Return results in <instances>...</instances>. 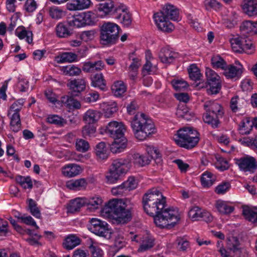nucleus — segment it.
<instances>
[{
    "instance_id": "37998d69",
    "label": "nucleus",
    "mask_w": 257,
    "mask_h": 257,
    "mask_svg": "<svg viewBox=\"0 0 257 257\" xmlns=\"http://www.w3.org/2000/svg\"><path fill=\"white\" fill-rule=\"evenodd\" d=\"M10 125L11 128L14 132H18L21 127L20 115L19 112H13L10 117Z\"/></svg>"
},
{
    "instance_id": "603ef678",
    "label": "nucleus",
    "mask_w": 257,
    "mask_h": 257,
    "mask_svg": "<svg viewBox=\"0 0 257 257\" xmlns=\"http://www.w3.org/2000/svg\"><path fill=\"white\" fill-rule=\"evenodd\" d=\"M147 151L150 156L149 159H154L157 161L158 163L161 162V156L159 150L154 147H148Z\"/></svg>"
},
{
    "instance_id": "5701e85b",
    "label": "nucleus",
    "mask_w": 257,
    "mask_h": 257,
    "mask_svg": "<svg viewBox=\"0 0 257 257\" xmlns=\"http://www.w3.org/2000/svg\"><path fill=\"white\" fill-rule=\"evenodd\" d=\"M87 183L84 178H80L77 180H71L66 182V186L74 190H80L85 189Z\"/></svg>"
},
{
    "instance_id": "9d476101",
    "label": "nucleus",
    "mask_w": 257,
    "mask_h": 257,
    "mask_svg": "<svg viewBox=\"0 0 257 257\" xmlns=\"http://www.w3.org/2000/svg\"><path fill=\"white\" fill-rule=\"evenodd\" d=\"M234 161L240 170L242 172L253 173L257 169V162L253 157L246 156L239 159H235Z\"/></svg>"
},
{
    "instance_id": "f257e3e1",
    "label": "nucleus",
    "mask_w": 257,
    "mask_h": 257,
    "mask_svg": "<svg viewBox=\"0 0 257 257\" xmlns=\"http://www.w3.org/2000/svg\"><path fill=\"white\" fill-rule=\"evenodd\" d=\"M143 204L145 211L153 217L154 223L160 228L171 229L180 219L178 210L166 208V198L156 188L149 190L144 195Z\"/></svg>"
},
{
    "instance_id": "39448f33",
    "label": "nucleus",
    "mask_w": 257,
    "mask_h": 257,
    "mask_svg": "<svg viewBox=\"0 0 257 257\" xmlns=\"http://www.w3.org/2000/svg\"><path fill=\"white\" fill-rule=\"evenodd\" d=\"M125 128L122 122L113 121L109 122L105 130V133L113 139L110 146L113 153L121 152L126 146V139L124 135Z\"/></svg>"
},
{
    "instance_id": "f3484780",
    "label": "nucleus",
    "mask_w": 257,
    "mask_h": 257,
    "mask_svg": "<svg viewBox=\"0 0 257 257\" xmlns=\"http://www.w3.org/2000/svg\"><path fill=\"white\" fill-rule=\"evenodd\" d=\"M243 12L249 17L257 16V1L244 0L242 5Z\"/></svg>"
},
{
    "instance_id": "cd10ccee",
    "label": "nucleus",
    "mask_w": 257,
    "mask_h": 257,
    "mask_svg": "<svg viewBox=\"0 0 257 257\" xmlns=\"http://www.w3.org/2000/svg\"><path fill=\"white\" fill-rule=\"evenodd\" d=\"M242 214L249 221L257 224V208L248 206L243 207Z\"/></svg>"
},
{
    "instance_id": "c756f323",
    "label": "nucleus",
    "mask_w": 257,
    "mask_h": 257,
    "mask_svg": "<svg viewBox=\"0 0 257 257\" xmlns=\"http://www.w3.org/2000/svg\"><path fill=\"white\" fill-rule=\"evenodd\" d=\"M80 243V239L79 237L74 235H69L65 238L63 243V245L65 249L70 250Z\"/></svg>"
},
{
    "instance_id": "412c9836",
    "label": "nucleus",
    "mask_w": 257,
    "mask_h": 257,
    "mask_svg": "<svg viewBox=\"0 0 257 257\" xmlns=\"http://www.w3.org/2000/svg\"><path fill=\"white\" fill-rule=\"evenodd\" d=\"M82 171L79 165L71 164L65 166L62 168V174L68 177H73L79 175Z\"/></svg>"
},
{
    "instance_id": "2f4dec72",
    "label": "nucleus",
    "mask_w": 257,
    "mask_h": 257,
    "mask_svg": "<svg viewBox=\"0 0 257 257\" xmlns=\"http://www.w3.org/2000/svg\"><path fill=\"white\" fill-rule=\"evenodd\" d=\"M141 241L139 251H145L152 248L154 245V238L149 235L144 236Z\"/></svg>"
},
{
    "instance_id": "13d9d810",
    "label": "nucleus",
    "mask_w": 257,
    "mask_h": 257,
    "mask_svg": "<svg viewBox=\"0 0 257 257\" xmlns=\"http://www.w3.org/2000/svg\"><path fill=\"white\" fill-rule=\"evenodd\" d=\"M95 34V31L94 30L83 31L79 35V39L87 42L94 39Z\"/></svg>"
},
{
    "instance_id": "1a4fd4ad",
    "label": "nucleus",
    "mask_w": 257,
    "mask_h": 257,
    "mask_svg": "<svg viewBox=\"0 0 257 257\" xmlns=\"http://www.w3.org/2000/svg\"><path fill=\"white\" fill-rule=\"evenodd\" d=\"M193 134L192 127H184L179 129L175 135L174 140L176 144L181 147L187 149L193 148Z\"/></svg>"
},
{
    "instance_id": "58836bf2",
    "label": "nucleus",
    "mask_w": 257,
    "mask_h": 257,
    "mask_svg": "<svg viewBox=\"0 0 257 257\" xmlns=\"http://www.w3.org/2000/svg\"><path fill=\"white\" fill-rule=\"evenodd\" d=\"M47 10L50 17L53 19L59 20L65 15L62 9L56 6L49 7Z\"/></svg>"
},
{
    "instance_id": "dca6fc26",
    "label": "nucleus",
    "mask_w": 257,
    "mask_h": 257,
    "mask_svg": "<svg viewBox=\"0 0 257 257\" xmlns=\"http://www.w3.org/2000/svg\"><path fill=\"white\" fill-rule=\"evenodd\" d=\"M120 8V5L115 7L114 3L112 0H107L103 3L99 5L98 10L103 12L105 15H111L114 18V16L118 12L117 9Z\"/></svg>"
},
{
    "instance_id": "49530a36",
    "label": "nucleus",
    "mask_w": 257,
    "mask_h": 257,
    "mask_svg": "<svg viewBox=\"0 0 257 257\" xmlns=\"http://www.w3.org/2000/svg\"><path fill=\"white\" fill-rule=\"evenodd\" d=\"M122 174L110 168L108 174L106 176L107 183L113 184L116 182L117 181L120 179Z\"/></svg>"
},
{
    "instance_id": "680f3d73",
    "label": "nucleus",
    "mask_w": 257,
    "mask_h": 257,
    "mask_svg": "<svg viewBox=\"0 0 257 257\" xmlns=\"http://www.w3.org/2000/svg\"><path fill=\"white\" fill-rule=\"evenodd\" d=\"M47 121L50 123L55 124L59 126H63L66 123L65 120L57 115L50 116L47 118Z\"/></svg>"
},
{
    "instance_id": "09e8293b",
    "label": "nucleus",
    "mask_w": 257,
    "mask_h": 257,
    "mask_svg": "<svg viewBox=\"0 0 257 257\" xmlns=\"http://www.w3.org/2000/svg\"><path fill=\"white\" fill-rule=\"evenodd\" d=\"M253 126L257 128V117L253 118L251 120L246 119L245 121L243 123L242 130L245 131L244 133L245 134H249Z\"/></svg>"
},
{
    "instance_id": "20e7f679",
    "label": "nucleus",
    "mask_w": 257,
    "mask_h": 257,
    "mask_svg": "<svg viewBox=\"0 0 257 257\" xmlns=\"http://www.w3.org/2000/svg\"><path fill=\"white\" fill-rule=\"evenodd\" d=\"M154 18L159 30L163 32L170 33L174 29V26L169 19L174 21L180 20L179 10L174 6L167 4L158 13L154 14Z\"/></svg>"
},
{
    "instance_id": "3c124183",
    "label": "nucleus",
    "mask_w": 257,
    "mask_h": 257,
    "mask_svg": "<svg viewBox=\"0 0 257 257\" xmlns=\"http://www.w3.org/2000/svg\"><path fill=\"white\" fill-rule=\"evenodd\" d=\"M239 242L236 237L232 236L227 239V248L228 250L235 252L239 249Z\"/></svg>"
},
{
    "instance_id": "a878e982",
    "label": "nucleus",
    "mask_w": 257,
    "mask_h": 257,
    "mask_svg": "<svg viewBox=\"0 0 257 257\" xmlns=\"http://www.w3.org/2000/svg\"><path fill=\"white\" fill-rule=\"evenodd\" d=\"M56 59L58 63L65 62L72 63L77 61L78 56L73 52H64L58 56Z\"/></svg>"
},
{
    "instance_id": "6ab92c4d",
    "label": "nucleus",
    "mask_w": 257,
    "mask_h": 257,
    "mask_svg": "<svg viewBox=\"0 0 257 257\" xmlns=\"http://www.w3.org/2000/svg\"><path fill=\"white\" fill-rule=\"evenodd\" d=\"M240 30L243 34H257V22L245 21L241 24Z\"/></svg>"
},
{
    "instance_id": "aec40b11",
    "label": "nucleus",
    "mask_w": 257,
    "mask_h": 257,
    "mask_svg": "<svg viewBox=\"0 0 257 257\" xmlns=\"http://www.w3.org/2000/svg\"><path fill=\"white\" fill-rule=\"evenodd\" d=\"M194 220H202L208 222L212 221L213 219V217L209 212L202 210L198 206H194Z\"/></svg>"
},
{
    "instance_id": "0eeeda50",
    "label": "nucleus",
    "mask_w": 257,
    "mask_h": 257,
    "mask_svg": "<svg viewBox=\"0 0 257 257\" xmlns=\"http://www.w3.org/2000/svg\"><path fill=\"white\" fill-rule=\"evenodd\" d=\"M204 108L206 110V113L203 118L205 123L212 125L214 128L218 126L219 118L223 115V108L220 104L214 101H207L204 104Z\"/></svg>"
},
{
    "instance_id": "7ed1b4c3",
    "label": "nucleus",
    "mask_w": 257,
    "mask_h": 257,
    "mask_svg": "<svg viewBox=\"0 0 257 257\" xmlns=\"http://www.w3.org/2000/svg\"><path fill=\"white\" fill-rule=\"evenodd\" d=\"M131 127L136 139L144 141L156 133L152 120L143 113H137L131 121Z\"/></svg>"
},
{
    "instance_id": "6e6d98bb",
    "label": "nucleus",
    "mask_w": 257,
    "mask_h": 257,
    "mask_svg": "<svg viewBox=\"0 0 257 257\" xmlns=\"http://www.w3.org/2000/svg\"><path fill=\"white\" fill-rule=\"evenodd\" d=\"M177 248L180 251H186L189 247V243L186 239L183 237H178L175 241Z\"/></svg>"
},
{
    "instance_id": "a211bd4d",
    "label": "nucleus",
    "mask_w": 257,
    "mask_h": 257,
    "mask_svg": "<svg viewBox=\"0 0 257 257\" xmlns=\"http://www.w3.org/2000/svg\"><path fill=\"white\" fill-rule=\"evenodd\" d=\"M206 86V83L203 79V74L196 64H194V88L200 90Z\"/></svg>"
},
{
    "instance_id": "4be33fe9",
    "label": "nucleus",
    "mask_w": 257,
    "mask_h": 257,
    "mask_svg": "<svg viewBox=\"0 0 257 257\" xmlns=\"http://www.w3.org/2000/svg\"><path fill=\"white\" fill-rule=\"evenodd\" d=\"M91 3L90 0H74L67 3V9L70 11L82 10L88 8Z\"/></svg>"
},
{
    "instance_id": "bb28decb",
    "label": "nucleus",
    "mask_w": 257,
    "mask_h": 257,
    "mask_svg": "<svg viewBox=\"0 0 257 257\" xmlns=\"http://www.w3.org/2000/svg\"><path fill=\"white\" fill-rule=\"evenodd\" d=\"M85 198H78L72 200L67 209L70 213H74L79 211L80 209L86 205Z\"/></svg>"
},
{
    "instance_id": "e433bc0d",
    "label": "nucleus",
    "mask_w": 257,
    "mask_h": 257,
    "mask_svg": "<svg viewBox=\"0 0 257 257\" xmlns=\"http://www.w3.org/2000/svg\"><path fill=\"white\" fill-rule=\"evenodd\" d=\"M111 90L115 96L121 97L125 92L126 87L123 81H117L112 85Z\"/></svg>"
},
{
    "instance_id": "f8f14e48",
    "label": "nucleus",
    "mask_w": 257,
    "mask_h": 257,
    "mask_svg": "<svg viewBox=\"0 0 257 257\" xmlns=\"http://www.w3.org/2000/svg\"><path fill=\"white\" fill-rule=\"evenodd\" d=\"M117 11L118 12L116 14L114 18L120 20L124 27H130L132 24V18L126 6L121 4Z\"/></svg>"
},
{
    "instance_id": "4c0bfd02",
    "label": "nucleus",
    "mask_w": 257,
    "mask_h": 257,
    "mask_svg": "<svg viewBox=\"0 0 257 257\" xmlns=\"http://www.w3.org/2000/svg\"><path fill=\"white\" fill-rule=\"evenodd\" d=\"M92 85L95 87H98L102 90L106 89L105 80L102 73L95 74L92 78Z\"/></svg>"
},
{
    "instance_id": "e2e57ef3",
    "label": "nucleus",
    "mask_w": 257,
    "mask_h": 257,
    "mask_svg": "<svg viewBox=\"0 0 257 257\" xmlns=\"http://www.w3.org/2000/svg\"><path fill=\"white\" fill-rule=\"evenodd\" d=\"M16 217L20 219L22 223L27 225L35 226L36 229H39V226L37 225L36 222L31 216H16Z\"/></svg>"
},
{
    "instance_id": "338daca9",
    "label": "nucleus",
    "mask_w": 257,
    "mask_h": 257,
    "mask_svg": "<svg viewBox=\"0 0 257 257\" xmlns=\"http://www.w3.org/2000/svg\"><path fill=\"white\" fill-rule=\"evenodd\" d=\"M217 162L216 164V168L221 170L224 171L229 168L228 162L222 157L216 158Z\"/></svg>"
},
{
    "instance_id": "a18cd8bd",
    "label": "nucleus",
    "mask_w": 257,
    "mask_h": 257,
    "mask_svg": "<svg viewBox=\"0 0 257 257\" xmlns=\"http://www.w3.org/2000/svg\"><path fill=\"white\" fill-rule=\"evenodd\" d=\"M211 62L214 68H221L224 70L227 67L225 61L218 55L213 56L211 58Z\"/></svg>"
},
{
    "instance_id": "0e129e2a",
    "label": "nucleus",
    "mask_w": 257,
    "mask_h": 257,
    "mask_svg": "<svg viewBox=\"0 0 257 257\" xmlns=\"http://www.w3.org/2000/svg\"><path fill=\"white\" fill-rule=\"evenodd\" d=\"M126 191L135 189L137 187V182L134 177H130L128 179L122 183Z\"/></svg>"
},
{
    "instance_id": "c03bdc74",
    "label": "nucleus",
    "mask_w": 257,
    "mask_h": 257,
    "mask_svg": "<svg viewBox=\"0 0 257 257\" xmlns=\"http://www.w3.org/2000/svg\"><path fill=\"white\" fill-rule=\"evenodd\" d=\"M209 88L207 89V93L209 95L216 94L219 92L221 88V81H211L207 82Z\"/></svg>"
},
{
    "instance_id": "864d4df0",
    "label": "nucleus",
    "mask_w": 257,
    "mask_h": 257,
    "mask_svg": "<svg viewBox=\"0 0 257 257\" xmlns=\"http://www.w3.org/2000/svg\"><path fill=\"white\" fill-rule=\"evenodd\" d=\"M134 163L140 166H144L150 163L151 160L148 157L141 155L139 154L134 155Z\"/></svg>"
},
{
    "instance_id": "8fccbe9b",
    "label": "nucleus",
    "mask_w": 257,
    "mask_h": 257,
    "mask_svg": "<svg viewBox=\"0 0 257 257\" xmlns=\"http://www.w3.org/2000/svg\"><path fill=\"white\" fill-rule=\"evenodd\" d=\"M95 132L96 128L90 124L84 126L82 130V136L85 139L94 137Z\"/></svg>"
},
{
    "instance_id": "c85d7f7f",
    "label": "nucleus",
    "mask_w": 257,
    "mask_h": 257,
    "mask_svg": "<svg viewBox=\"0 0 257 257\" xmlns=\"http://www.w3.org/2000/svg\"><path fill=\"white\" fill-rule=\"evenodd\" d=\"M100 117V114L98 111L89 109L85 113L83 120L88 124H92L97 122Z\"/></svg>"
},
{
    "instance_id": "774afa93",
    "label": "nucleus",
    "mask_w": 257,
    "mask_h": 257,
    "mask_svg": "<svg viewBox=\"0 0 257 257\" xmlns=\"http://www.w3.org/2000/svg\"><path fill=\"white\" fill-rule=\"evenodd\" d=\"M233 18L231 19L230 18H226L224 19L223 24L225 27L228 29L233 28L237 24V17L234 12L232 13Z\"/></svg>"
},
{
    "instance_id": "c9c22d12",
    "label": "nucleus",
    "mask_w": 257,
    "mask_h": 257,
    "mask_svg": "<svg viewBox=\"0 0 257 257\" xmlns=\"http://www.w3.org/2000/svg\"><path fill=\"white\" fill-rule=\"evenodd\" d=\"M216 180V176L212 173L206 171L201 176V182L204 187L212 186Z\"/></svg>"
},
{
    "instance_id": "7c9ffc66",
    "label": "nucleus",
    "mask_w": 257,
    "mask_h": 257,
    "mask_svg": "<svg viewBox=\"0 0 257 257\" xmlns=\"http://www.w3.org/2000/svg\"><path fill=\"white\" fill-rule=\"evenodd\" d=\"M104 115L105 117L109 118L111 117L117 110V104L115 102H108L103 103L102 105Z\"/></svg>"
},
{
    "instance_id": "5fc2aeb1",
    "label": "nucleus",
    "mask_w": 257,
    "mask_h": 257,
    "mask_svg": "<svg viewBox=\"0 0 257 257\" xmlns=\"http://www.w3.org/2000/svg\"><path fill=\"white\" fill-rule=\"evenodd\" d=\"M69 25L72 27H76L78 28L84 26V22L83 21L81 14L74 15L73 16L72 20H68Z\"/></svg>"
},
{
    "instance_id": "4d7b16f0",
    "label": "nucleus",
    "mask_w": 257,
    "mask_h": 257,
    "mask_svg": "<svg viewBox=\"0 0 257 257\" xmlns=\"http://www.w3.org/2000/svg\"><path fill=\"white\" fill-rule=\"evenodd\" d=\"M231 185L229 182H222L215 188V191L217 194H223L228 191Z\"/></svg>"
},
{
    "instance_id": "ddd939ff",
    "label": "nucleus",
    "mask_w": 257,
    "mask_h": 257,
    "mask_svg": "<svg viewBox=\"0 0 257 257\" xmlns=\"http://www.w3.org/2000/svg\"><path fill=\"white\" fill-rule=\"evenodd\" d=\"M159 56L162 62L171 64L179 58V54L170 49L165 47L161 49Z\"/></svg>"
},
{
    "instance_id": "6e6552de",
    "label": "nucleus",
    "mask_w": 257,
    "mask_h": 257,
    "mask_svg": "<svg viewBox=\"0 0 257 257\" xmlns=\"http://www.w3.org/2000/svg\"><path fill=\"white\" fill-rule=\"evenodd\" d=\"M88 229L94 234L109 239L111 237L112 231L108 224L105 221L96 218H92L89 221Z\"/></svg>"
},
{
    "instance_id": "2eb2a0df",
    "label": "nucleus",
    "mask_w": 257,
    "mask_h": 257,
    "mask_svg": "<svg viewBox=\"0 0 257 257\" xmlns=\"http://www.w3.org/2000/svg\"><path fill=\"white\" fill-rule=\"evenodd\" d=\"M72 26L69 25V21L59 23L56 28V35L59 38H67L72 34Z\"/></svg>"
},
{
    "instance_id": "b1692460",
    "label": "nucleus",
    "mask_w": 257,
    "mask_h": 257,
    "mask_svg": "<svg viewBox=\"0 0 257 257\" xmlns=\"http://www.w3.org/2000/svg\"><path fill=\"white\" fill-rule=\"evenodd\" d=\"M60 103L69 109H80L81 106L79 101L68 95L61 97Z\"/></svg>"
},
{
    "instance_id": "f03ea898",
    "label": "nucleus",
    "mask_w": 257,
    "mask_h": 257,
    "mask_svg": "<svg viewBox=\"0 0 257 257\" xmlns=\"http://www.w3.org/2000/svg\"><path fill=\"white\" fill-rule=\"evenodd\" d=\"M102 216L114 220L118 224H124L131 219L130 209L122 199H113L109 200L102 208Z\"/></svg>"
},
{
    "instance_id": "de8ad7c7",
    "label": "nucleus",
    "mask_w": 257,
    "mask_h": 257,
    "mask_svg": "<svg viewBox=\"0 0 257 257\" xmlns=\"http://www.w3.org/2000/svg\"><path fill=\"white\" fill-rule=\"evenodd\" d=\"M28 206L31 213L36 218H40L41 216L40 209L37 207L36 201L32 199H29Z\"/></svg>"
},
{
    "instance_id": "69168bd1",
    "label": "nucleus",
    "mask_w": 257,
    "mask_h": 257,
    "mask_svg": "<svg viewBox=\"0 0 257 257\" xmlns=\"http://www.w3.org/2000/svg\"><path fill=\"white\" fill-rule=\"evenodd\" d=\"M205 74L207 82L220 80V76L214 71L210 68H206Z\"/></svg>"
},
{
    "instance_id": "423d86ee",
    "label": "nucleus",
    "mask_w": 257,
    "mask_h": 257,
    "mask_svg": "<svg viewBox=\"0 0 257 257\" xmlns=\"http://www.w3.org/2000/svg\"><path fill=\"white\" fill-rule=\"evenodd\" d=\"M119 27L111 22L104 23L100 28L99 41L101 45L110 46L115 44L119 37Z\"/></svg>"
},
{
    "instance_id": "9b49d317",
    "label": "nucleus",
    "mask_w": 257,
    "mask_h": 257,
    "mask_svg": "<svg viewBox=\"0 0 257 257\" xmlns=\"http://www.w3.org/2000/svg\"><path fill=\"white\" fill-rule=\"evenodd\" d=\"M67 85L73 95L78 96L85 89L86 81L84 78L74 79L70 80Z\"/></svg>"
},
{
    "instance_id": "473e14b6",
    "label": "nucleus",
    "mask_w": 257,
    "mask_h": 257,
    "mask_svg": "<svg viewBox=\"0 0 257 257\" xmlns=\"http://www.w3.org/2000/svg\"><path fill=\"white\" fill-rule=\"evenodd\" d=\"M61 70L64 75L69 76H78L81 73V69L73 64L62 67Z\"/></svg>"
},
{
    "instance_id": "393cba45",
    "label": "nucleus",
    "mask_w": 257,
    "mask_h": 257,
    "mask_svg": "<svg viewBox=\"0 0 257 257\" xmlns=\"http://www.w3.org/2000/svg\"><path fill=\"white\" fill-rule=\"evenodd\" d=\"M238 67L230 65L224 69V75L228 78H235L240 76L242 73V66L237 62Z\"/></svg>"
},
{
    "instance_id": "72a5a7b5",
    "label": "nucleus",
    "mask_w": 257,
    "mask_h": 257,
    "mask_svg": "<svg viewBox=\"0 0 257 257\" xmlns=\"http://www.w3.org/2000/svg\"><path fill=\"white\" fill-rule=\"evenodd\" d=\"M215 205L218 211L223 214H229L234 209L233 206L229 205L227 202L222 200L217 201Z\"/></svg>"
},
{
    "instance_id": "bf43d9fd",
    "label": "nucleus",
    "mask_w": 257,
    "mask_h": 257,
    "mask_svg": "<svg viewBox=\"0 0 257 257\" xmlns=\"http://www.w3.org/2000/svg\"><path fill=\"white\" fill-rule=\"evenodd\" d=\"M76 150L81 152H85L89 149V145L87 141L82 139H77L76 142Z\"/></svg>"
},
{
    "instance_id": "052dcab7",
    "label": "nucleus",
    "mask_w": 257,
    "mask_h": 257,
    "mask_svg": "<svg viewBox=\"0 0 257 257\" xmlns=\"http://www.w3.org/2000/svg\"><path fill=\"white\" fill-rule=\"evenodd\" d=\"M232 49L233 51L237 53H242L241 37L232 39L230 40Z\"/></svg>"
},
{
    "instance_id": "a19ab883",
    "label": "nucleus",
    "mask_w": 257,
    "mask_h": 257,
    "mask_svg": "<svg viewBox=\"0 0 257 257\" xmlns=\"http://www.w3.org/2000/svg\"><path fill=\"white\" fill-rule=\"evenodd\" d=\"M16 35L20 39L26 38V41L29 44L33 42V34L31 31H27L24 28H18L16 31Z\"/></svg>"
},
{
    "instance_id": "79ce46f5",
    "label": "nucleus",
    "mask_w": 257,
    "mask_h": 257,
    "mask_svg": "<svg viewBox=\"0 0 257 257\" xmlns=\"http://www.w3.org/2000/svg\"><path fill=\"white\" fill-rule=\"evenodd\" d=\"M95 153L99 159L102 160L106 159L108 157V155L105 143L103 142L98 143L95 147Z\"/></svg>"
},
{
    "instance_id": "f704fd0d",
    "label": "nucleus",
    "mask_w": 257,
    "mask_h": 257,
    "mask_svg": "<svg viewBox=\"0 0 257 257\" xmlns=\"http://www.w3.org/2000/svg\"><path fill=\"white\" fill-rule=\"evenodd\" d=\"M85 202L88 208L91 210L98 209L102 206L103 200L99 197H93L90 198H85Z\"/></svg>"
},
{
    "instance_id": "ea45409f",
    "label": "nucleus",
    "mask_w": 257,
    "mask_h": 257,
    "mask_svg": "<svg viewBox=\"0 0 257 257\" xmlns=\"http://www.w3.org/2000/svg\"><path fill=\"white\" fill-rule=\"evenodd\" d=\"M171 84L177 91H185L189 86L187 82L183 79H174L171 81Z\"/></svg>"
},
{
    "instance_id": "4468645a",
    "label": "nucleus",
    "mask_w": 257,
    "mask_h": 257,
    "mask_svg": "<svg viewBox=\"0 0 257 257\" xmlns=\"http://www.w3.org/2000/svg\"><path fill=\"white\" fill-rule=\"evenodd\" d=\"M130 167V160L128 158H119L113 160L111 168L122 174L126 173Z\"/></svg>"
}]
</instances>
